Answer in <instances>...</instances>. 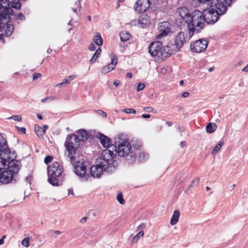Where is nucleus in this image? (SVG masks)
Masks as SVG:
<instances>
[{"label": "nucleus", "mask_w": 248, "mask_h": 248, "mask_svg": "<svg viewBox=\"0 0 248 248\" xmlns=\"http://www.w3.org/2000/svg\"><path fill=\"white\" fill-rule=\"evenodd\" d=\"M112 150L105 149L101 154V157L97 159V164L90 169V173L94 178L100 177L104 171L111 173L115 170V167L111 163L112 159L116 155V148L111 146Z\"/></svg>", "instance_id": "1"}, {"label": "nucleus", "mask_w": 248, "mask_h": 248, "mask_svg": "<svg viewBox=\"0 0 248 248\" xmlns=\"http://www.w3.org/2000/svg\"><path fill=\"white\" fill-rule=\"evenodd\" d=\"M10 4L9 0H0V32L6 36H10L14 31V26L9 24L13 12Z\"/></svg>", "instance_id": "2"}, {"label": "nucleus", "mask_w": 248, "mask_h": 248, "mask_svg": "<svg viewBox=\"0 0 248 248\" xmlns=\"http://www.w3.org/2000/svg\"><path fill=\"white\" fill-rule=\"evenodd\" d=\"M149 52L151 56L157 58L158 61L163 60L174 53V49L167 45L163 47L160 41L151 43L149 46Z\"/></svg>", "instance_id": "3"}, {"label": "nucleus", "mask_w": 248, "mask_h": 248, "mask_svg": "<svg viewBox=\"0 0 248 248\" xmlns=\"http://www.w3.org/2000/svg\"><path fill=\"white\" fill-rule=\"evenodd\" d=\"M215 3L216 9H212L205 10L202 13L204 21L208 24L215 23L218 18V16L225 14L228 8L225 3H221L218 0Z\"/></svg>", "instance_id": "4"}, {"label": "nucleus", "mask_w": 248, "mask_h": 248, "mask_svg": "<svg viewBox=\"0 0 248 248\" xmlns=\"http://www.w3.org/2000/svg\"><path fill=\"white\" fill-rule=\"evenodd\" d=\"M203 15L199 10H194L189 17L187 25L189 29L188 35L191 38L195 30L198 32L204 26Z\"/></svg>", "instance_id": "5"}, {"label": "nucleus", "mask_w": 248, "mask_h": 248, "mask_svg": "<svg viewBox=\"0 0 248 248\" xmlns=\"http://www.w3.org/2000/svg\"><path fill=\"white\" fill-rule=\"evenodd\" d=\"M136 149L132 148L131 145L127 141L123 140L116 147V154L120 157H124L128 163H133L136 158Z\"/></svg>", "instance_id": "6"}, {"label": "nucleus", "mask_w": 248, "mask_h": 248, "mask_svg": "<svg viewBox=\"0 0 248 248\" xmlns=\"http://www.w3.org/2000/svg\"><path fill=\"white\" fill-rule=\"evenodd\" d=\"M78 137L75 134L68 135L64 143V146L68 152L67 157L71 163L76 160V152L77 148L80 145V140Z\"/></svg>", "instance_id": "7"}, {"label": "nucleus", "mask_w": 248, "mask_h": 248, "mask_svg": "<svg viewBox=\"0 0 248 248\" xmlns=\"http://www.w3.org/2000/svg\"><path fill=\"white\" fill-rule=\"evenodd\" d=\"M62 172V167L57 162H53L47 168L48 182L53 186H58Z\"/></svg>", "instance_id": "8"}, {"label": "nucleus", "mask_w": 248, "mask_h": 248, "mask_svg": "<svg viewBox=\"0 0 248 248\" xmlns=\"http://www.w3.org/2000/svg\"><path fill=\"white\" fill-rule=\"evenodd\" d=\"M6 159L0 158V183L6 184L10 182L15 178L13 174L6 170Z\"/></svg>", "instance_id": "9"}, {"label": "nucleus", "mask_w": 248, "mask_h": 248, "mask_svg": "<svg viewBox=\"0 0 248 248\" xmlns=\"http://www.w3.org/2000/svg\"><path fill=\"white\" fill-rule=\"evenodd\" d=\"M208 46V42L205 39H199L190 44L191 51L195 53H200L206 50Z\"/></svg>", "instance_id": "10"}, {"label": "nucleus", "mask_w": 248, "mask_h": 248, "mask_svg": "<svg viewBox=\"0 0 248 248\" xmlns=\"http://www.w3.org/2000/svg\"><path fill=\"white\" fill-rule=\"evenodd\" d=\"M9 158L6 159V161L8 162L7 167L6 168V170H8L10 172L13 174V175L15 177H16L17 173L19 171L21 163L20 162L17 160L12 159L10 161L7 160Z\"/></svg>", "instance_id": "11"}, {"label": "nucleus", "mask_w": 248, "mask_h": 248, "mask_svg": "<svg viewBox=\"0 0 248 248\" xmlns=\"http://www.w3.org/2000/svg\"><path fill=\"white\" fill-rule=\"evenodd\" d=\"M0 152H1L0 158H5V159L9 158L10 149L8 148L6 139L1 134H0Z\"/></svg>", "instance_id": "12"}, {"label": "nucleus", "mask_w": 248, "mask_h": 248, "mask_svg": "<svg viewBox=\"0 0 248 248\" xmlns=\"http://www.w3.org/2000/svg\"><path fill=\"white\" fill-rule=\"evenodd\" d=\"M150 23V20L147 15H142L138 19L132 20L131 21L132 25L136 26L139 28H145Z\"/></svg>", "instance_id": "13"}, {"label": "nucleus", "mask_w": 248, "mask_h": 248, "mask_svg": "<svg viewBox=\"0 0 248 248\" xmlns=\"http://www.w3.org/2000/svg\"><path fill=\"white\" fill-rule=\"evenodd\" d=\"M110 57L111 62L102 68L101 70V73L105 74L114 69L118 62L117 58L113 53L111 54Z\"/></svg>", "instance_id": "14"}, {"label": "nucleus", "mask_w": 248, "mask_h": 248, "mask_svg": "<svg viewBox=\"0 0 248 248\" xmlns=\"http://www.w3.org/2000/svg\"><path fill=\"white\" fill-rule=\"evenodd\" d=\"M174 42L176 51H179L186 42L185 33L183 32H179L174 38ZM176 51L174 50V52Z\"/></svg>", "instance_id": "15"}, {"label": "nucleus", "mask_w": 248, "mask_h": 248, "mask_svg": "<svg viewBox=\"0 0 248 248\" xmlns=\"http://www.w3.org/2000/svg\"><path fill=\"white\" fill-rule=\"evenodd\" d=\"M150 6L149 0H138L134 6V8L136 11L142 13L146 11Z\"/></svg>", "instance_id": "16"}, {"label": "nucleus", "mask_w": 248, "mask_h": 248, "mask_svg": "<svg viewBox=\"0 0 248 248\" xmlns=\"http://www.w3.org/2000/svg\"><path fill=\"white\" fill-rule=\"evenodd\" d=\"M158 30L160 33L158 34V37L160 38L165 36L170 31V24L166 21L161 22L159 24Z\"/></svg>", "instance_id": "17"}, {"label": "nucleus", "mask_w": 248, "mask_h": 248, "mask_svg": "<svg viewBox=\"0 0 248 248\" xmlns=\"http://www.w3.org/2000/svg\"><path fill=\"white\" fill-rule=\"evenodd\" d=\"M74 169L75 173L77 175L83 177L86 173L87 165L85 162H77L74 165Z\"/></svg>", "instance_id": "18"}, {"label": "nucleus", "mask_w": 248, "mask_h": 248, "mask_svg": "<svg viewBox=\"0 0 248 248\" xmlns=\"http://www.w3.org/2000/svg\"><path fill=\"white\" fill-rule=\"evenodd\" d=\"M178 13L183 20L182 22L187 24L189 20V17L191 16L188 9L186 7H181L178 9Z\"/></svg>", "instance_id": "19"}, {"label": "nucleus", "mask_w": 248, "mask_h": 248, "mask_svg": "<svg viewBox=\"0 0 248 248\" xmlns=\"http://www.w3.org/2000/svg\"><path fill=\"white\" fill-rule=\"evenodd\" d=\"M99 139L100 141V143L103 145V146L105 148H107L106 149H110L112 150V148H110L111 146L115 147L116 148V146L113 145H110V139L108 138L105 135L101 134L99 135Z\"/></svg>", "instance_id": "20"}, {"label": "nucleus", "mask_w": 248, "mask_h": 248, "mask_svg": "<svg viewBox=\"0 0 248 248\" xmlns=\"http://www.w3.org/2000/svg\"><path fill=\"white\" fill-rule=\"evenodd\" d=\"M179 217L180 212L178 210H174L170 221V223L171 225H174L177 223Z\"/></svg>", "instance_id": "21"}, {"label": "nucleus", "mask_w": 248, "mask_h": 248, "mask_svg": "<svg viewBox=\"0 0 248 248\" xmlns=\"http://www.w3.org/2000/svg\"><path fill=\"white\" fill-rule=\"evenodd\" d=\"M120 37L121 41L125 42L129 40L131 37V34L126 31H122L120 34Z\"/></svg>", "instance_id": "22"}, {"label": "nucleus", "mask_w": 248, "mask_h": 248, "mask_svg": "<svg viewBox=\"0 0 248 248\" xmlns=\"http://www.w3.org/2000/svg\"><path fill=\"white\" fill-rule=\"evenodd\" d=\"M217 128V125L216 124L209 123L207 125L206 130L207 133H212L216 131Z\"/></svg>", "instance_id": "23"}, {"label": "nucleus", "mask_w": 248, "mask_h": 248, "mask_svg": "<svg viewBox=\"0 0 248 248\" xmlns=\"http://www.w3.org/2000/svg\"><path fill=\"white\" fill-rule=\"evenodd\" d=\"M62 232L58 230H50L48 232V235L52 238H56L57 237L62 234Z\"/></svg>", "instance_id": "24"}, {"label": "nucleus", "mask_w": 248, "mask_h": 248, "mask_svg": "<svg viewBox=\"0 0 248 248\" xmlns=\"http://www.w3.org/2000/svg\"><path fill=\"white\" fill-rule=\"evenodd\" d=\"M77 78V76L76 75L69 76L67 78H64L62 80V83L63 84V85H69L72 80L75 79Z\"/></svg>", "instance_id": "25"}, {"label": "nucleus", "mask_w": 248, "mask_h": 248, "mask_svg": "<svg viewBox=\"0 0 248 248\" xmlns=\"http://www.w3.org/2000/svg\"><path fill=\"white\" fill-rule=\"evenodd\" d=\"M93 41L97 46H100L103 44V39L98 33L93 37Z\"/></svg>", "instance_id": "26"}, {"label": "nucleus", "mask_w": 248, "mask_h": 248, "mask_svg": "<svg viewBox=\"0 0 248 248\" xmlns=\"http://www.w3.org/2000/svg\"><path fill=\"white\" fill-rule=\"evenodd\" d=\"M101 53V49L99 47L94 53L93 56L92 57V59L90 60V62L92 63H93L95 62L97 58L99 57Z\"/></svg>", "instance_id": "27"}, {"label": "nucleus", "mask_w": 248, "mask_h": 248, "mask_svg": "<svg viewBox=\"0 0 248 248\" xmlns=\"http://www.w3.org/2000/svg\"><path fill=\"white\" fill-rule=\"evenodd\" d=\"M144 235V232L142 230H140L139 232L133 238L132 243L133 244L136 243L140 237Z\"/></svg>", "instance_id": "28"}, {"label": "nucleus", "mask_w": 248, "mask_h": 248, "mask_svg": "<svg viewBox=\"0 0 248 248\" xmlns=\"http://www.w3.org/2000/svg\"><path fill=\"white\" fill-rule=\"evenodd\" d=\"M34 131L38 137L41 138L43 136V131L42 127H40V126L35 125L34 126Z\"/></svg>", "instance_id": "29"}, {"label": "nucleus", "mask_w": 248, "mask_h": 248, "mask_svg": "<svg viewBox=\"0 0 248 248\" xmlns=\"http://www.w3.org/2000/svg\"><path fill=\"white\" fill-rule=\"evenodd\" d=\"M223 143H224L223 141H220L218 143V144H217L213 149V150L212 152V154L214 155V154H216V153H217L219 151L220 149L221 148V146L223 145Z\"/></svg>", "instance_id": "30"}, {"label": "nucleus", "mask_w": 248, "mask_h": 248, "mask_svg": "<svg viewBox=\"0 0 248 248\" xmlns=\"http://www.w3.org/2000/svg\"><path fill=\"white\" fill-rule=\"evenodd\" d=\"M198 1L202 3L206 4L207 6H213L214 0H198Z\"/></svg>", "instance_id": "31"}, {"label": "nucleus", "mask_w": 248, "mask_h": 248, "mask_svg": "<svg viewBox=\"0 0 248 248\" xmlns=\"http://www.w3.org/2000/svg\"><path fill=\"white\" fill-rule=\"evenodd\" d=\"M80 136L82 138V140H84V139H87L88 138V133L86 130L84 129H81L78 132Z\"/></svg>", "instance_id": "32"}, {"label": "nucleus", "mask_w": 248, "mask_h": 248, "mask_svg": "<svg viewBox=\"0 0 248 248\" xmlns=\"http://www.w3.org/2000/svg\"><path fill=\"white\" fill-rule=\"evenodd\" d=\"M122 111L125 112L127 114H135L136 113V111L133 109L131 108H124L123 109Z\"/></svg>", "instance_id": "33"}, {"label": "nucleus", "mask_w": 248, "mask_h": 248, "mask_svg": "<svg viewBox=\"0 0 248 248\" xmlns=\"http://www.w3.org/2000/svg\"><path fill=\"white\" fill-rule=\"evenodd\" d=\"M8 119H12L16 121H21L22 120V116L21 115H13L8 118Z\"/></svg>", "instance_id": "34"}, {"label": "nucleus", "mask_w": 248, "mask_h": 248, "mask_svg": "<svg viewBox=\"0 0 248 248\" xmlns=\"http://www.w3.org/2000/svg\"><path fill=\"white\" fill-rule=\"evenodd\" d=\"M117 201L122 204L124 203L125 202L123 199V195L121 193H119L117 196Z\"/></svg>", "instance_id": "35"}, {"label": "nucleus", "mask_w": 248, "mask_h": 248, "mask_svg": "<svg viewBox=\"0 0 248 248\" xmlns=\"http://www.w3.org/2000/svg\"><path fill=\"white\" fill-rule=\"evenodd\" d=\"M22 244L24 246L26 247H28L29 246V238H25L22 241Z\"/></svg>", "instance_id": "36"}, {"label": "nucleus", "mask_w": 248, "mask_h": 248, "mask_svg": "<svg viewBox=\"0 0 248 248\" xmlns=\"http://www.w3.org/2000/svg\"><path fill=\"white\" fill-rule=\"evenodd\" d=\"M53 157L50 155H47L44 159V162L46 164H47L52 161Z\"/></svg>", "instance_id": "37"}, {"label": "nucleus", "mask_w": 248, "mask_h": 248, "mask_svg": "<svg viewBox=\"0 0 248 248\" xmlns=\"http://www.w3.org/2000/svg\"><path fill=\"white\" fill-rule=\"evenodd\" d=\"M145 88V85L143 83H139L137 86V90L138 91H140Z\"/></svg>", "instance_id": "38"}, {"label": "nucleus", "mask_w": 248, "mask_h": 248, "mask_svg": "<svg viewBox=\"0 0 248 248\" xmlns=\"http://www.w3.org/2000/svg\"><path fill=\"white\" fill-rule=\"evenodd\" d=\"M15 16L18 19H20L21 20H23L25 19V17L22 13L17 14L15 15Z\"/></svg>", "instance_id": "39"}, {"label": "nucleus", "mask_w": 248, "mask_h": 248, "mask_svg": "<svg viewBox=\"0 0 248 248\" xmlns=\"http://www.w3.org/2000/svg\"><path fill=\"white\" fill-rule=\"evenodd\" d=\"M96 111L98 114L102 115L103 117L106 118L107 117V113L104 112L103 110H97Z\"/></svg>", "instance_id": "40"}, {"label": "nucleus", "mask_w": 248, "mask_h": 248, "mask_svg": "<svg viewBox=\"0 0 248 248\" xmlns=\"http://www.w3.org/2000/svg\"><path fill=\"white\" fill-rule=\"evenodd\" d=\"M145 226L146 224L145 223H141L138 226L137 230L140 232V230H142L143 229H144Z\"/></svg>", "instance_id": "41"}, {"label": "nucleus", "mask_w": 248, "mask_h": 248, "mask_svg": "<svg viewBox=\"0 0 248 248\" xmlns=\"http://www.w3.org/2000/svg\"><path fill=\"white\" fill-rule=\"evenodd\" d=\"M143 109L146 112H152L153 110V108L152 107H145L143 108Z\"/></svg>", "instance_id": "42"}, {"label": "nucleus", "mask_w": 248, "mask_h": 248, "mask_svg": "<svg viewBox=\"0 0 248 248\" xmlns=\"http://www.w3.org/2000/svg\"><path fill=\"white\" fill-rule=\"evenodd\" d=\"M16 128L17 129L18 131L23 134L26 133V129L24 127H16Z\"/></svg>", "instance_id": "43"}, {"label": "nucleus", "mask_w": 248, "mask_h": 248, "mask_svg": "<svg viewBox=\"0 0 248 248\" xmlns=\"http://www.w3.org/2000/svg\"><path fill=\"white\" fill-rule=\"evenodd\" d=\"M41 76V75L40 73H34L33 75V79L34 80L37 79L38 78H39Z\"/></svg>", "instance_id": "44"}, {"label": "nucleus", "mask_w": 248, "mask_h": 248, "mask_svg": "<svg viewBox=\"0 0 248 248\" xmlns=\"http://www.w3.org/2000/svg\"><path fill=\"white\" fill-rule=\"evenodd\" d=\"M96 49V46L93 44H91L89 46V49L91 51H94Z\"/></svg>", "instance_id": "45"}, {"label": "nucleus", "mask_w": 248, "mask_h": 248, "mask_svg": "<svg viewBox=\"0 0 248 248\" xmlns=\"http://www.w3.org/2000/svg\"><path fill=\"white\" fill-rule=\"evenodd\" d=\"M73 190L72 188L68 189V196H74Z\"/></svg>", "instance_id": "46"}, {"label": "nucleus", "mask_w": 248, "mask_h": 248, "mask_svg": "<svg viewBox=\"0 0 248 248\" xmlns=\"http://www.w3.org/2000/svg\"><path fill=\"white\" fill-rule=\"evenodd\" d=\"M48 127V126L47 125H44L43 126V128H42V130H43V131L44 135L45 134L46 131Z\"/></svg>", "instance_id": "47"}, {"label": "nucleus", "mask_w": 248, "mask_h": 248, "mask_svg": "<svg viewBox=\"0 0 248 248\" xmlns=\"http://www.w3.org/2000/svg\"><path fill=\"white\" fill-rule=\"evenodd\" d=\"M189 94L188 92H184L183 93V94H182V96L184 98H186V97H188Z\"/></svg>", "instance_id": "48"}, {"label": "nucleus", "mask_w": 248, "mask_h": 248, "mask_svg": "<svg viewBox=\"0 0 248 248\" xmlns=\"http://www.w3.org/2000/svg\"><path fill=\"white\" fill-rule=\"evenodd\" d=\"M46 98H47V99L50 101L54 100L56 99L55 97L53 96H50L47 97Z\"/></svg>", "instance_id": "49"}, {"label": "nucleus", "mask_w": 248, "mask_h": 248, "mask_svg": "<svg viewBox=\"0 0 248 248\" xmlns=\"http://www.w3.org/2000/svg\"><path fill=\"white\" fill-rule=\"evenodd\" d=\"M80 0H78V1L76 2L75 4V7H76L77 8H80Z\"/></svg>", "instance_id": "50"}, {"label": "nucleus", "mask_w": 248, "mask_h": 248, "mask_svg": "<svg viewBox=\"0 0 248 248\" xmlns=\"http://www.w3.org/2000/svg\"><path fill=\"white\" fill-rule=\"evenodd\" d=\"M120 81L119 80H115L114 82H113V84L115 86H118L120 84Z\"/></svg>", "instance_id": "51"}, {"label": "nucleus", "mask_w": 248, "mask_h": 248, "mask_svg": "<svg viewBox=\"0 0 248 248\" xmlns=\"http://www.w3.org/2000/svg\"><path fill=\"white\" fill-rule=\"evenodd\" d=\"M87 220V217H83V218H82L80 220V222L82 223H85Z\"/></svg>", "instance_id": "52"}, {"label": "nucleus", "mask_w": 248, "mask_h": 248, "mask_svg": "<svg viewBox=\"0 0 248 248\" xmlns=\"http://www.w3.org/2000/svg\"><path fill=\"white\" fill-rule=\"evenodd\" d=\"M186 142L185 141H182L180 142V146L181 147H184L186 146Z\"/></svg>", "instance_id": "53"}, {"label": "nucleus", "mask_w": 248, "mask_h": 248, "mask_svg": "<svg viewBox=\"0 0 248 248\" xmlns=\"http://www.w3.org/2000/svg\"><path fill=\"white\" fill-rule=\"evenodd\" d=\"M142 117L143 118H149L150 117V114H142Z\"/></svg>", "instance_id": "54"}, {"label": "nucleus", "mask_w": 248, "mask_h": 248, "mask_svg": "<svg viewBox=\"0 0 248 248\" xmlns=\"http://www.w3.org/2000/svg\"><path fill=\"white\" fill-rule=\"evenodd\" d=\"M126 76L128 78H132V77L133 76L132 73H128L126 74Z\"/></svg>", "instance_id": "55"}, {"label": "nucleus", "mask_w": 248, "mask_h": 248, "mask_svg": "<svg viewBox=\"0 0 248 248\" xmlns=\"http://www.w3.org/2000/svg\"><path fill=\"white\" fill-rule=\"evenodd\" d=\"M242 71L244 72H248V64L242 69Z\"/></svg>", "instance_id": "56"}, {"label": "nucleus", "mask_w": 248, "mask_h": 248, "mask_svg": "<svg viewBox=\"0 0 248 248\" xmlns=\"http://www.w3.org/2000/svg\"><path fill=\"white\" fill-rule=\"evenodd\" d=\"M199 181V179H196L195 180H193L192 181V184H194V183L198 184Z\"/></svg>", "instance_id": "57"}, {"label": "nucleus", "mask_w": 248, "mask_h": 248, "mask_svg": "<svg viewBox=\"0 0 248 248\" xmlns=\"http://www.w3.org/2000/svg\"><path fill=\"white\" fill-rule=\"evenodd\" d=\"M62 85H63V84L62 83V82H61V83H58V84L56 85V86L58 87H61Z\"/></svg>", "instance_id": "58"}, {"label": "nucleus", "mask_w": 248, "mask_h": 248, "mask_svg": "<svg viewBox=\"0 0 248 248\" xmlns=\"http://www.w3.org/2000/svg\"><path fill=\"white\" fill-rule=\"evenodd\" d=\"M47 100H48L47 99V98L46 97V98H44V99H42V100H41V102H42V103H45V102Z\"/></svg>", "instance_id": "59"}, {"label": "nucleus", "mask_w": 248, "mask_h": 248, "mask_svg": "<svg viewBox=\"0 0 248 248\" xmlns=\"http://www.w3.org/2000/svg\"><path fill=\"white\" fill-rule=\"evenodd\" d=\"M37 117L40 120H42L43 119V117L40 114L37 115Z\"/></svg>", "instance_id": "60"}, {"label": "nucleus", "mask_w": 248, "mask_h": 248, "mask_svg": "<svg viewBox=\"0 0 248 248\" xmlns=\"http://www.w3.org/2000/svg\"><path fill=\"white\" fill-rule=\"evenodd\" d=\"M4 243V240H3V239H0V245H2Z\"/></svg>", "instance_id": "61"}, {"label": "nucleus", "mask_w": 248, "mask_h": 248, "mask_svg": "<svg viewBox=\"0 0 248 248\" xmlns=\"http://www.w3.org/2000/svg\"><path fill=\"white\" fill-rule=\"evenodd\" d=\"M167 124L169 126H171L172 124V123L170 122H167Z\"/></svg>", "instance_id": "62"}, {"label": "nucleus", "mask_w": 248, "mask_h": 248, "mask_svg": "<svg viewBox=\"0 0 248 248\" xmlns=\"http://www.w3.org/2000/svg\"><path fill=\"white\" fill-rule=\"evenodd\" d=\"M180 84L183 85L184 84V80H182L180 81Z\"/></svg>", "instance_id": "63"}, {"label": "nucleus", "mask_w": 248, "mask_h": 248, "mask_svg": "<svg viewBox=\"0 0 248 248\" xmlns=\"http://www.w3.org/2000/svg\"><path fill=\"white\" fill-rule=\"evenodd\" d=\"M213 69H214V67H211L208 70L209 72H212L213 70Z\"/></svg>", "instance_id": "64"}]
</instances>
